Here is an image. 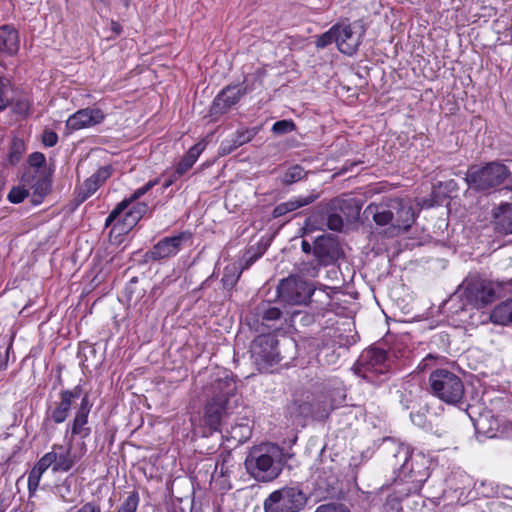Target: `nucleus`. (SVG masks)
Listing matches in <instances>:
<instances>
[{
	"mask_svg": "<svg viewBox=\"0 0 512 512\" xmlns=\"http://www.w3.org/2000/svg\"><path fill=\"white\" fill-rule=\"evenodd\" d=\"M239 277H240V272L237 271L236 267H234V266L232 268L227 267L225 269V273L223 275L222 282H223L224 286L233 287L237 283Z\"/></svg>",
	"mask_w": 512,
	"mask_h": 512,
	"instance_id": "obj_44",
	"label": "nucleus"
},
{
	"mask_svg": "<svg viewBox=\"0 0 512 512\" xmlns=\"http://www.w3.org/2000/svg\"><path fill=\"white\" fill-rule=\"evenodd\" d=\"M336 28L339 51L348 56L354 55L362 43L364 29L351 24H336Z\"/></svg>",
	"mask_w": 512,
	"mask_h": 512,
	"instance_id": "obj_16",
	"label": "nucleus"
},
{
	"mask_svg": "<svg viewBox=\"0 0 512 512\" xmlns=\"http://www.w3.org/2000/svg\"><path fill=\"white\" fill-rule=\"evenodd\" d=\"M46 158L43 153L41 152H34L29 155L28 157V163L30 165L31 170H38V169H48L45 166Z\"/></svg>",
	"mask_w": 512,
	"mask_h": 512,
	"instance_id": "obj_42",
	"label": "nucleus"
},
{
	"mask_svg": "<svg viewBox=\"0 0 512 512\" xmlns=\"http://www.w3.org/2000/svg\"><path fill=\"white\" fill-rule=\"evenodd\" d=\"M238 423L236 420L228 421V425L223 427V432L227 435V439L234 440L238 444H242L250 438L251 428L249 420L246 416L240 419Z\"/></svg>",
	"mask_w": 512,
	"mask_h": 512,
	"instance_id": "obj_23",
	"label": "nucleus"
},
{
	"mask_svg": "<svg viewBox=\"0 0 512 512\" xmlns=\"http://www.w3.org/2000/svg\"><path fill=\"white\" fill-rule=\"evenodd\" d=\"M55 462V451H50L44 454L34 465L38 470L45 472L49 467L53 468Z\"/></svg>",
	"mask_w": 512,
	"mask_h": 512,
	"instance_id": "obj_43",
	"label": "nucleus"
},
{
	"mask_svg": "<svg viewBox=\"0 0 512 512\" xmlns=\"http://www.w3.org/2000/svg\"><path fill=\"white\" fill-rule=\"evenodd\" d=\"M210 389L212 395L205 405L204 421L210 429L223 432L230 417L240 414L242 399L236 393L235 380L227 371H223L221 376L211 382Z\"/></svg>",
	"mask_w": 512,
	"mask_h": 512,
	"instance_id": "obj_1",
	"label": "nucleus"
},
{
	"mask_svg": "<svg viewBox=\"0 0 512 512\" xmlns=\"http://www.w3.org/2000/svg\"><path fill=\"white\" fill-rule=\"evenodd\" d=\"M260 128L253 127L245 130H238L231 138L237 148L250 142L259 132Z\"/></svg>",
	"mask_w": 512,
	"mask_h": 512,
	"instance_id": "obj_35",
	"label": "nucleus"
},
{
	"mask_svg": "<svg viewBox=\"0 0 512 512\" xmlns=\"http://www.w3.org/2000/svg\"><path fill=\"white\" fill-rule=\"evenodd\" d=\"M313 255L319 265L327 266L336 263L343 257L344 251L337 236L323 234L314 241Z\"/></svg>",
	"mask_w": 512,
	"mask_h": 512,
	"instance_id": "obj_13",
	"label": "nucleus"
},
{
	"mask_svg": "<svg viewBox=\"0 0 512 512\" xmlns=\"http://www.w3.org/2000/svg\"><path fill=\"white\" fill-rule=\"evenodd\" d=\"M156 183V180L147 182L144 186L136 189L130 197L118 203L106 218L105 226L108 227L115 223V226H122L121 230L132 229L149 211V206L145 202L136 201Z\"/></svg>",
	"mask_w": 512,
	"mask_h": 512,
	"instance_id": "obj_4",
	"label": "nucleus"
},
{
	"mask_svg": "<svg viewBox=\"0 0 512 512\" xmlns=\"http://www.w3.org/2000/svg\"><path fill=\"white\" fill-rule=\"evenodd\" d=\"M314 405V410H323L324 408L328 409V414L333 409L332 405H328L326 402L317 401L315 403H312Z\"/></svg>",
	"mask_w": 512,
	"mask_h": 512,
	"instance_id": "obj_55",
	"label": "nucleus"
},
{
	"mask_svg": "<svg viewBox=\"0 0 512 512\" xmlns=\"http://www.w3.org/2000/svg\"><path fill=\"white\" fill-rule=\"evenodd\" d=\"M308 172L300 165L288 167L280 176V182L283 185H292L306 178Z\"/></svg>",
	"mask_w": 512,
	"mask_h": 512,
	"instance_id": "obj_31",
	"label": "nucleus"
},
{
	"mask_svg": "<svg viewBox=\"0 0 512 512\" xmlns=\"http://www.w3.org/2000/svg\"><path fill=\"white\" fill-rule=\"evenodd\" d=\"M510 176L511 171L506 164L493 160L482 166H470L464 180L468 187L476 192L491 193L503 185Z\"/></svg>",
	"mask_w": 512,
	"mask_h": 512,
	"instance_id": "obj_5",
	"label": "nucleus"
},
{
	"mask_svg": "<svg viewBox=\"0 0 512 512\" xmlns=\"http://www.w3.org/2000/svg\"><path fill=\"white\" fill-rule=\"evenodd\" d=\"M99 185L91 177L86 179L84 183L77 189L75 201L79 205L92 196L98 189Z\"/></svg>",
	"mask_w": 512,
	"mask_h": 512,
	"instance_id": "obj_33",
	"label": "nucleus"
},
{
	"mask_svg": "<svg viewBox=\"0 0 512 512\" xmlns=\"http://www.w3.org/2000/svg\"><path fill=\"white\" fill-rule=\"evenodd\" d=\"M494 218L499 233L512 234V203L501 204L494 212Z\"/></svg>",
	"mask_w": 512,
	"mask_h": 512,
	"instance_id": "obj_28",
	"label": "nucleus"
},
{
	"mask_svg": "<svg viewBox=\"0 0 512 512\" xmlns=\"http://www.w3.org/2000/svg\"><path fill=\"white\" fill-rule=\"evenodd\" d=\"M364 213L371 216L374 222L379 226H385L389 223L393 225V209L391 200L387 205L370 204L366 207Z\"/></svg>",
	"mask_w": 512,
	"mask_h": 512,
	"instance_id": "obj_27",
	"label": "nucleus"
},
{
	"mask_svg": "<svg viewBox=\"0 0 512 512\" xmlns=\"http://www.w3.org/2000/svg\"><path fill=\"white\" fill-rule=\"evenodd\" d=\"M397 291L396 289H393L392 292H394V295H397Z\"/></svg>",
	"mask_w": 512,
	"mask_h": 512,
	"instance_id": "obj_59",
	"label": "nucleus"
},
{
	"mask_svg": "<svg viewBox=\"0 0 512 512\" xmlns=\"http://www.w3.org/2000/svg\"><path fill=\"white\" fill-rule=\"evenodd\" d=\"M82 449L84 450V452L86 451V444L85 443L82 444Z\"/></svg>",
	"mask_w": 512,
	"mask_h": 512,
	"instance_id": "obj_58",
	"label": "nucleus"
},
{
	"mask_svg": "<svg viewBox=\"0 0 512 512\" xmlns=\"http://www.w3.org/2000/svg\"><path fill=\"white\" fill-rule=\"evenodd\" d=\"M250 353L259 371H267L283 358L277 337L270 333L258 335L250 345Z\"/></svg>",
	"mask_w": 512,
	"mask_h": 512,
	"instance_id": "obj_10",
	"label": "nucleus"
},
{
	"mask_svg": "<svg viewBox=\"0 0 512 512\" xmlns=\"http://www.w3.org/2000/svg\"><path fill=\"white\" fill-rule=\"evenodd\" d=\"M308 497L298 486H284L273 491L264 500L265 512H301L307 505Z\"/></svg>",
	"mask_w": 512,
	"mask_h": 512,
	"instance_id": "obj_9",
	"label": "nucleus"
},
{
	"mask_svg": "<svg viewBox=\"0 0 512 512\" xmlns=\"http://www.w3.org/2000/svg\"><path fill=\"white\" fill-rule=\"evenodd\" d=\"M223 468H224V463H222V465H221V470H220L221 475H224V470H223Z\"/></svg>",
	"mask_w": 512,
	"mask_h": 512,
	"instance_id": "obj_57",
	"label": "nucleus"
},
{
	"mask_svg": "<svg viewBox=\"0 0 512 512\" xmlns=\"http://www.w3.org/2000/svg\"><path fill=\"white\" fill-rule=\"evenodd\" d=\"M5 88L6 85L4 81L0 78V111L5 109L9 103V100L5 95Z\"/></svg>",
	"mask_w": 512,
	"mask_h": 512,
	"instance_id": "obj_53",
	"label": "nucleus"
},
{
	"mask_svg": "<svg viewBox=\"0 0 512 512\" xmlns=\"http://www.w3.org/2000/svg\"><path fill=\"white\" fill-rule=\"evenodd\" d=\"M139 494L137 491L129 493L127 498L116 508L114 512H136L139 505Z\"/></svg>",
	"mask_w": 512,
	"mask_h": 512,
	"instance_id": "obj_37",
	"label": "nucleus"
},
{
	"mask_svg": "<svg viewBox=\"0 0 512 512\" xmlns=\"http://www.w3.org/2000/svg\"><path fill=\"white\" fill-rule=\"evenodd\" d=\"M244 87L229 85L225 87L214 99L210 109L212 116L225 114L233 105L238 103L246 93L255 89V84L261 86V80L256 75H249L245 78Z\"/></svg>",
	"mask_w": 512,
	"mask_h": 512,
	"instance_id": "obj_11",
	"label": "nucleus"
},
{
	"mask_svg": "<svg viewBox=\"0 0 512 512\" xmlns=\"http://www.w3.org/2000/svg\"><path fill=\"white\" fill-rule=\"evenodd\" d=\"M91 408L92 404L90 403L89 395L85 393L81 398L74 419L69 425L72 436L80 435L84 439L90 435L91 428L87 426V423Z\"/></svg>",
	"mask_w": 512,
	"mask_h": 512,
	"instance_id": "obj_19",
	"label": "nucleus"
},
{
	"mask_svg": "<svg viewBox=\"0 0 512 512\" xmlns=\"http://www.w3.org/2000/svg\"><path fill=\"white\" fill-rule=\"evenodd\" d=\"M105 114L99 108H84L72 114L66 121L67 129L76 131L100 124Z\"/></svg>",
	"mask_w": 512,
	"mask_h": 512,
	"instance_id": "obj_17",
	"label": "nucleus"
},
{
	"mask_svg": "<svg viewBox=\"0 0 512 512\" xmlns=\"http://www.w3.org/2000/svg\"><path fill=\"white\" fill-rule=\"evenodd\" d=\"M492 283L479 272H470L457 288H491Z\"/></svg>",
	"mask_w": 512,
	"mask_h": 512,
	"instance_id": "obj_32",
	"label": "nucleus"
},
{
	"mask_svg": "<svg viewBox=\"0 0 512 512\" xmlns=\"http://www.w3.org/2000/svg\"><path fill=\"white\" fill-rule=\"evenodd\" d=\"M235 149H237V147L232 139H227L221 142L219 146V154L221 156H225L232 153Z\"/></svg>",
	"mask_w": 512,
	"mask_h": 512,
	"instance_id": "obj_50",
	"label": "nucleus"
},
{
	"mask_svg": "<svg viewBox=\"0 0 512 512\" xmlns=\"http://www.w3.org/2000/svg\"><path fill=\"white\" fill-rule=\"evenodd\" d=\"M58 141V135L52 130H45L42 135V142L47 147H53Z\"/></svg>",
	"mask_w": 512,
	"mask_h": 512,
	"instance_id": "obj_48",
	"label": "nucleus"
},
{
	"mask_svg": "<svg viewBox=\"0 0 512 512\" xmlns=\"http://www.w3.org/2000/svg\"><path fill=\"white\" fill-rule=\"evenodd\" d=\"M315 512H350V510L342 503H327L318 506Z\"/></svg>",
	"mask_w": 512,
	"mask_h": 512,
	"instance_id": "obj_45",
	"label": "nucleus"
},
{
	"mask_svg": "<svg viewBox=\"0 0 512 512\" xmlns=\"http://www.w3.org/2000/svg\"><path fill=\"white\" fill-rule=\"evenodd\" d=\"M318 197H319V194L311 193L307 196H298V197L293 198L287 202L280 203L274 208V210L272 212V216L274 218H279L281 216H284L285 214H287L289 212L295 211L298 208H301V207H304V206H307V205L313 203L314 201H316L318 199Z\"/></svg>",
	"mask_w": 512,
	"mask_h": 512,
	"instance_id": "obj_25",
	"label": "nucleus"
},
{
	"mask_svg": "<svg viewBox=\"0 0 512 512\" xmlns=\"http://www.w3.org/2000/svg\"><path fill=\"white\" fill-rule=\"evenodd\" d=\"M282 464V448L271 443L252 447L245 459L247 472L260 482L276 479L282 471Z\"/></svg>",
	"mask_w": 512,
	"mask_h": 512,
	"instance_id": "obj_3",
	"label": "nucleus"
},
{
	"mask_svg": "<svg viewBox=\"0 0 512 512\" xmlns=\"http://www.w3.org/2000/svg\"><path fill=\"white\" fill-rule=\"evenodd\" d=\"M359 210L360 208L353 204V200L333 199L321 209L322 213L326 215V222L319 220L318 215L313 213L305 221L302 236L315 230H324V227L333 231H341L344 226L343 216L358 215Z\"/></svg>",
	"mask_w": 512,
	"mask_h": 512,
	"instance_id": "obj_6",
	"label": "nucleus"
},
{
	"mask_svg": "<svg viewBox=\"0 0 512 512\" xmlns=\"http://www.w3.org/2000/svg\"><path fill=\"white\" fill-rule=\"evenodd\" d=\"M26 151L25 143L20 138H14L11 142L10 151H9V163L11 165H16L21 160L23 154Z\"/></svg>",
	"mask_w": 512,
	"mask_h": 512,
	"instance_id": "obj_34",
	"label": "nucleus"
},
{
	"mask_svg": "<svg viewBox=\"0 0 512 512\" xmlns=\"http://www.w3.org/2000/svg\"><path fill=\"white\" fill-rule=\"evenodd\" d=\"M296 128L292 120H280L273 124L272 132L276 135H284L294 131Z\"/></svg>",
	"mask_w": 512,
	"mask_h": 512,
	"instance_id": "obj_40",
	"label": "nucleus"
},
{
	"mask_svg": "<svg viewBox=\"0 0 512 512\" xmlns=\"http://www.w3.org/2000/svg\"><path fill=\"white\" fill-rule=\"evenodd\" d=\"M353 370L368 382H382L391 370V360L386 350L370 347L360 354Z\"/></svg>",
	"mask_w": 512,
	"mask_h": 512,
	"instance_id": "obj_8",
	"label": "nucleus"
},
{
	"mask_svg": "<svg viewBox=\"0 0 512 512\" xmlns=\"http://www.w3.org/2000/svg\"><path fill=\"white\" fill-rule=\"evenodd\" d=\"M316 290H275V298L286 306L307 305Z\"/></svg>",
	"mask_w": 512,
	"mask_h": 512,
	"instance_id": "obj_22",
	"label": "nucleus"
},
{
	"mask_svg": "<svg viewBox=\"0 0 512 512\" xmlns=\"http://www.w3.org/2000/svg\"><path fill=\"white\" fill-rule=\"evenodd\" d=\"M110 176L109 168L101 167L92 176H90L95 182L101 186Z\"/></svg>",
	"mask_w": 512,
	"mask_h": 512,
	"instance_id": "obj_46",
	"label": "nucleus"
},
{
	"mask_svg": "<svg viewBox=\"0 0 512 512\" xmlns=\"http://www.w3.org/2000/svg\"><path fill=\"white\" fill-rule=\"evenodd\" d=\"M397 291L396 289H393L392 292H394V295H397Z\"/></svg>",
	"mask_w": 512,
	"mask_h": 512,
	"instance_id": "obj_60",
	"label": "nucleus"
},
{
	"mask_svg": "<svg viewBox=\"0 0 512 512\" xmlns=\"http://www.w3.org/2000/svg\"><path fill=\"white\" fill-rule=\"evenodd\" d=\"M287 411L291 418L298 420L300 418L312 417L316 420L328 418V409L314 410V405L308 401L294 400L287 406Z\"/></svg>",
	"mask_w": 512,
	"mask_h": 512,
	"instance_id": "obj_21",
	"label": "nucleus"
},
{
	"mask_svg": "<svg viewBox=\"0 0 512 512\" xmlns=\"http://www.w3.org/2000/svg\"><path fill=\"white\" fill-rule=\"evenodd\" d=\"M77 512H102L98 503L90 501L82 505Z\"/></svg>",
	"mask_w": 512,
	"mask_h": 512,
	"instance_id": "obj_52",
	"label": "nucleus"
},
{
	"mask_svg": "<svg viewBox=\"0 0 512 512\" xmlns=\"http://www.w3.org/2000/svg\"><path fill=\"white\" fill-rule=\"evenodd\" d=\"M22 183L33 191L32 202L40 204L52 185V169H28L22 176Z\"/></svg>",
	"mask_w": 512,
	"mask_h": 512,
	"instance_id": "obj_14",
	"label": "nucleus"
},
{
	"mask_svg": "<svg viewBox=\"0 0 512 512\" xmlns=\"http://www.w3.org/2000/svg\"><path fill=\"white\" fill-rule=\"evenodd\" d=\"M82 394L80 385L75 386L73 389L61 390L59 393V400L55 401L46 411V416L43 420V425L61 424L69 417L73 401L79 398Z\"/></svg>",
	"mask_w": 512,
	"mask_h": 512,
	"instance_id": "obj_12",
	"label": "nucleus"
},
{
	"mask_svg": "<svg viewBox=\"0 0 512 512\" xmlns=\"http://www.w3.org/2000/svg\"><path fill=\"white\" fill-rule=\"evenodd\" d=\"M43 473L44 472L38 470L35 466L29 472L27 486L30 495H33L37 491Z\"/></svg>",
	"mask_w": 512,
	"mask_h": 512,
	"instance_id": "obj_39",
	"label": "nucleus"
},
{
	"mask_svg": "<svg viewBox=\"0 0 512 512\" xmlns=\"http://www.w3.org/2000/svg\"><path fill=\"white\" fill-rule=\"evenodd\" d=\"M203 150L204 145H202L201 143H197L188 150L185 156H187L192 161L196 162Z\"/></svg>",
	"mask_w": 512,
	"mask_h": 512,
	"instance_id": "obj_51",
	"label": "nucleus"
},
{
	"mask_svg": "<svg viewBox=\"0 0 512 512\" xmlns=\"http://www.w3.org/2000/svg\"><path fill=\"white\" fill-rule=\"evenodd\" d=\"M184 238V233L163 238L146 252V258L148 260L158 261L176 255L180 250Z\"/></svg>",
	"mask_w": 512,
	"mask_h": 512,
	"instance_id": "obj_18",
	"label": "nucleus"
},
{
	"mask_svg": "<svg viewBox=\"0 0 512 512\" xmlns=\"http://www.w3.org/2000/svg\"><path fill=\"white\" fill-rule=\"evenodd\" d=\"M319 263H314L311 261L302 262L297 266L296 273L289 275L287 278L282 279L277 288H290V286H294L295 288H317L314 283L311 282L312 279L318 276L320 270ZM319 288H331L327 285H321Z\"/></svg>",
	"mask_w": 512,
	"mask_h": 512,
	"instance_id": "obj_15",
	"label": "nucleus"
},
{
	"mask_svg": "<svg viewBox=\"0 0 512 512\" xmlns=\"http://www.w3.org/2000/svg\"><path fill=\"white\" fill-rule=\"evenodd\" d=\"M393 209V228L406 232L415 221V213L411 205L401 199H391Z\"/></svg>",
	"mask_w": 512,
	"mask_h": 512,
	"instance_id": "obj_20",
	"label": "nucleus"
},
{
	"mask_svg": "<svg viewBox=\"0 0 512 512\" xmlns=\"http://www.w3.org/2000/svg\"><path fill=\"white\" fill-rule=\"evenodd\" d=\"M194 163L195 162L189 159L187 156H184L176 167V174L179 176L185 174L194 165Z\"/></svg>",
	"mask_w": 512,
	"mask_h": 512,
	"instance_id": "obj_47",
	"label": "nucleus"
},
{
	"mask_svg": "<svg viewBox=\"0 0 512 512\" xmlns=\"http://www.w3.org/2000/svg\"><path fill=\"white\" fill-rule=\"evenodd\" d=\"M19 47L18 32L9 25L0 27V51L8 54L17 52Z\"/></svg>",
	"mask_w": 512,
	"mask_h": 512,
	"instance_id": "obj_29",
	"label": "nucleus"
},
{
	"mask_svg": "<svg viewBox=\"0 0 512 512\" xmlns=\"http://www.w3.org/2000/svg\"><path fill=\"white\" fill-rule=\"evenodd\" d=\"M429 392L448 405H459L465 395L462 379L447 369H436L431 372L429 379Z\"/></svg>",
	"mask_w": 512,
	"mask_h": 512,
	"instance_id": "obj_7",
	"label": "nucleus"
},
{
	"mask_svg": "<svg viewBox=\"0 0 512 512\" xmlns=\"http://www.w3.org/2000/svg\"><path fill=\"white\" fill-rule=\"evenodd\" d=\"M464 306L481 309L496 299L495 290H463Z\"/></svg>",
	"mask_w": 512,
	"mask_h": 512,
	"instance_id": "obj_24",
	"label": "nucleus"
},
{
	"mask_svg": "<svg viewBox=\"0 0 512 512\" xmlns=\"http://www.w3.org/2000/svg\"><path fill=\"white\" fill-rule=\"evenodd\" d=\"M29 194V189L27 186L23 187H13L8 194V200L11 203H21Z\"/></svg>",
	"mask_w": 512,
	"mask_h": 512,
	"instance_id": "obj_41",
	"label": "nucleus"
},
{
	"mask_svg": "<svg viewBox=\"0 0 512 512\" xmlns=\"http://www.w3.org/2000/svg\"><path fill=\"white\" fill-rule=\"evenodd\" d=\"M475 489L479 495L485 498L498 496V485L493 481L483 480L479 483H475Z\"/></svg>",
	"mask_w": 512,
	"mask_h": 512,
	"instance_id": "obj_36",
	"label": "nucleus"
},
{
	"mask_svg": "<svg viewBox=\"0 0 512 512\" xmlns=\"http://www.w3.org/2000/svg\"><path fill=\"white\" fill-rule=\"evenodd\" d=\"M506 499L512 500V487L502 485H498V496Z\"/></svg>",
	"mask_w": 512,
	"mask_h": 512,
	"instance_id": "obj_54",
	"label": "nucleus"
},
{
	"mask_svg": "<svg viewBox=\"0 0 512 512\" xmlns=\"http://www.w3.org/2000/svg\"><path fill=\"white\" fill-rule=\"evenodd\" d=\"M490 321L496 325H512V298L501 302L492 310Z\"/></svg>",
	"mask_w": 512,
	"mask_h": 512,
	"instance_id": "obj_30",
	"label": "nucleus"
},
{
	"mask_svg": "<svg viewBox=\"0 0 512 512\" xmlns=\"http://www.w3.org/2000/svg\"><path fill=\"white\" fill-rule=\"evenodd\" d=\"M381 452L386 465L396 475L395 481L410 483L409 492H416L421 489L429 477V470L424 457L420 455L413 457L407 445L391 438L383 441Z\"/></svg>",
	"mask_w": 512,
	"mask_h": 512,
	"instance_id": "obj_2",
	"label": "nucleus"
},
{
	"mask_svg": "<svg viewBox=\"0 0 512 512\" xmlns=\"http://www.w3.org/2000/svg\"><path fill=\"white\" fill-rule=\"evenodd\" d=\"M337 29L336 25H334L327 32L320 35L316 40V46L318 48H324L333 42L337 44Z\"/></svg>",
	"mask_w": 512,
	"mask_h": 512,
	"instance_id": "obj_38",
	"label": "nucleus"
},
{
	"mask_svg": "<svg viewBox=\"0 0 512 512\" xmlns=\"http://www.w3.org/2000/svg\"><path fill=\"white\" fill-rule=\"evenodd\" d=\"M301 249L306 254H310L311 252H313V246L309 243V241L305 239L302 240L301 242Z\"/></svg>",
	"mask_w": 512,
	"mask_h": 512,
	"instance_id": "obj_56",
	"label": "nucleus"
},
{
	"mask_svg": "<svg viewBox=\"0 0 512 512\" xmlns=\"http://www.w3.org/2000/svg\"><path fill=\"white\" fill-rule=\"evenodd\" d=\"M319 292H321V293H323V294H324V293L326 292V290H325V289H322V290H319Z\"/></svg>",
	"mask_w": 512,
	"mask_h": 512,
	"instance_id": "obj_61",
	"label": "nucleus"
},
{
	"mask_svg": "<svg viewBox=\"0 0 512 512\" xmlns=\"http://www.w3.org/2000/svg\"><path fill=\"white\" fill-rule=\"evenodd\" d=\"M281 311L278 307H270L263 312L262 319L264 321H275L280 319Z\"/></svg>",
	"mask_w": 512,
	"mask_h": 512,
	"instance_id": "obj_49",
	"label": "nucleus"
},
{
	"mask_svg": "<svg viewBox=\"0 0 512 512\" xmlns=\"http://www.w3.org/2000/svg\"><path fill=\"white\" fill-rule=\"evenodd\" d=\"M52 451H55L53 472H68L73 468L76 459L71 453V446L65 447L60 444H54Z\"/></svg>",
	"mask_w": 512,
	"mask_h": 512,
	"instance_id": "obj_26",
	"label": "nucleus"
}]
</instances>
